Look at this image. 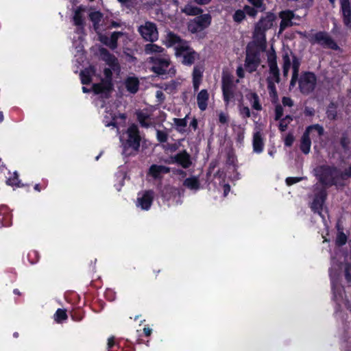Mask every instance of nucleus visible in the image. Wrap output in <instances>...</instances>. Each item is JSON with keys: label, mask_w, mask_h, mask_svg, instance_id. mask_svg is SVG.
Segmentation results:
<instances>
[{"label": "nucleus", "mask_w": 351, "mask_h": 351, "mask_svg": "<svg viewBox=\"0 0 351 351\" xmlns=\"http://www.w3.org/2000/svg\"><path fill=\"white\" fill-rule=\"evenodd\" d=\"M326 114L327 117L330 120H335L337 119V112L336 110V106L334 103L331 102L329 104L328 109L326 110Z\"/></svg>", "instance_id": "40"}, {"label": "nucleus", "mask_w": 351, "mask_h": 351, "mask_svg": "<svg viewBox=\"0 0 351 351\" xmlns=\"http://www.w3.org/2000/svg\"><path fill=\"white\" fill-rule=\"evenodd\" d=\"M147 61L151 64L150 70L158 76H163L169 73L171 60L168 56H152L147 59Z\"/></svg>", "instance_id": "5"}, {"label": "nucleus", "mask_w": 351, "mask_h": 351, "mask_svg": "<svg viewBox=\"0 0 351 351\" xmlns=\"http://www.w3.org/2000/svg\"><path fill=\"white\" fill-rule=\"evenodd\" d=\"M184 186L191 190H197L200 188V183L197 177L187 178L183 182Z\"/></svg>", "instance_id": "31"}, {"label": "nucleus", "mask_w": 351, "mask_h": 351, "mask_svg": "<svg viewBox=\"0 0 351 351\" xmlns=\"http://www.w3.org/2000/svg\"><path fill=\"white\" fill-rule=\"evenodd\" d=\"M245 18V12L243 10H237L233 15L234 22H241Z\"/></svg>", "instance_id": "47"}, {"label": "nucleus", "mask_w": 351, "mask_h": 351, "mask_svg": "<svg viewBox=\"0 0 351 351\" xmlns=\"http://www.w3.org/2000/svg\"><path fill=\"white\" fill-rule=\"evenodd\" d=\"M282 103L284 106L292 107L293 106V101L289 97H283Z\"/></svg>", "instance_id": "59"}, {"label": "nucleus", "mask_w": 351, "mask_h": 351, "mask_svg": "<svg viewBox=\"0 0 351 351\" xmlns=\"http://www.w3.org/2000/svg\"><path fill=\"white\" fill-rule=\"evenodd\" d=\"M92 89L95 95H101L104 99H108L114 89L113 82H108L101 80L99 83L93 84Z\"/></svg>", "instance_id": "13"}, {"label": "nucleus", "mask_w": 351, "mask_h": 351, "mask_svg": "<svg viewBox=\"0 0 351 351\" xmlns=\"http://www.w3.org/2000/svg\"><path fill=\"white\" fill-rule=\"evenodd\" d=\"M246 99L250 102L252 108L256 111L263 110L262 105L260 102L259 96L255 92H250L245 95Z\"/></svg>", "instance_id": "25"}, {"label": "nucleus", "mask_w": 351, "mask_h": 351, "mask_svg": "<svg viewBox=\"0 0 351 351\" xmlns=\"http://www.w3.org/2000/svg\"><path fill=\"white\" fill-rule=\"evenodd\" d=\"M156 97L158 99V101L160 103L163 102L165 101V95L163 93V92L161 91V90H157L156 91Z\"/></svg>", "instance_id": "62"}, {"label": "nucleus", "mask_w": 351, "mask_h": 351, "mask_svg": "<svg viewBox=\"0 0 351 351\" xmlns=\"http://www.w3.org/2000/svg\"><path fill=\"white\" fill-rule=\"evenodd\" d=\"M47 186V181H43L42 184H36L34 186V190L38 192L41 191L42 189H46Z\"/></svg>", "instance_id": "60"}, {"label": "nucleus", "mask_w": 351, "mask_h": 351, "mask_svg": "<svg viewBox=\"0 0 351 351\" xmlns=\"http://www.w3.org/2000/svg\"><path fill=\"white\" fill-rule=\"evenodd\" d=\"M96 69L94 66H89L80 72L81 83L88 85L92 82V77L95 74Z\"/></svg>", "instance_id": "20"}, {"label": "nucleus", "mask_w": 351, "mask_h": 351, "mask_svg": "<svg viewBox=\"0 0 351 351\" xmlns=\"http://www.w3.org/2000/svg\"><path fill=\"white\" fill-rule=\"evenodd\" d=\"M154 199V192L152 190H146L142 193H138L136 206L142 210H148L151 208Z\"/></svg>", "instance_id": "11"}, {"label": "nucleus", "mask_w": 351, "mask_h": 351, "mask_svg": "<svg viewBox=\"0 0 351 351\" xmlns=\"http://www.w3.org/2000/svg\"><path fill=\"white\" fill-rule=\"evenodd\" d=\"M127 139L122 141V155L125 157L134 156L139 152L141 137L136 125H132L127 130Z\"/></svg>", "instance_id": "2"}, {"label": "nucleus", "mask_w": 351, "mask_h": 351, "mask_svg": "<svg viewBox=\"0 0 351 351\" xmlns=\"http://www.w3.org/2000/svg\"><path fill=\"white\" fill-rule=\"evenodd\" d=\"M276 58L275 52L271 53L268 55L267 62L270 75L269 77H271L274 83L278 84L280 82V77Z\"/></svg>", "instance_id": "14"}, {"label": "nucleus", "mask_w": 351, "mask_h": 351, "mask_svg": "<svg viewBox=\"0 0 351 351\" xmlns=\"http://www.w3.org/2000/svg\"><path fill=\"white\" fill-rule=\"evenodd\" d=\"M279 16L281 19L280 22H291L294 18V13L293 11L287 10L280 12Z\"/></svg>", "instance_id": "38"}, {"label": "nucleus", "mask_w": 351, "mask_h": 351, "mask_svg": "<svg viewBox=\"0 0 351 351\" xmlns=\"http://www.w3.org/2000/svg\"><path fill=\"white\" fill-rule=\"evenodd\" d=\"M283 112H284V110H283L282 106L280 104H277L275 106L274 119L276 121H278V120L281 119V118H282V116H283Z\"/></svg>", "instance_id": "50"}, {"label": "nucleus", "mask_w": 351, "mask_h": 351, "mask_svg": "<svg viewBox=\"0 0 351 351\" xmlns=\"http://www.w3.org/2000/svg\"><path fill=\"white\" fill-rule=\"evenodd\" d=\"M229 120V117L227 114L221 112L219 114V121L221 124H227Z\"/></svg>", "instance_id": "58"}, {"label": "nucleus", "mask_w": 351, "mask_h": 351, "mask_svg": "<svg viewBox=\"0 0 351 351\" xmlns=\"http://www.w3.org/2000/svg\"><path fill=\"white\" fill-rule=\"evenodd\" d=\"M184 42L188 41L181 38L176 34L169 32L166 35L165 44L167 47H171L173 46L184 45Z\"/></svg>", "instance_id": "17"}, {"label": "nucleus", "mask_w": 351, "mask_h": 351, "mask_svg": "<svg viewBox=\"0 0 351 351\" xmlns=\"http://www.w3.org/2000/svg\"><path fill=\"white\" fill-rule=\"evenodd\" d=\"M182 12L189 16H198L200 14L202 13L203 10L202 8L192 5L190 4H187L184 6Z\"/></svg>", "instance_id": "32"}, {"label": "nucleus", "mask_w": 351, "mask_h": 351, "mask_svg": "<svg viewBox=\"0 0 351 351\" xmlns=\"http://www.w3.org/2000/svg\"><path fill=\"white\" fill-rule=\"evenodd\" d=\"M350 143V140L347 134V133L344 132L342 134L340 138V145L341 147L344 150H348L349 149V145Z\"/></svg>", "instance_id": "43"}, {"label": "nucleus", "mask_w": 351, "mask_h": 351, "mask_svg": "<svg viewBox=\"0 0 351 351\" xmlns=\"http://www.w3.org/2000/svg\"><path fill=\"white\" fill-rule=\"evenodd\" d=\"M346 242L347 236L346 235V234L342 231L339 232L336 238V244L338 246H343L346 243Z\"/></svg>", "instance_id": "45"}, {"label": "nucleus", "mask_w": 351, "mask_h": 351, "mask_svg": "<svg viewBox=\"0 0 351 351\" xmlns=\"http://www.w3.org/2000/svg\"><path fill=\"white\" fill-rule=\"evenodd\" d=\"M165 51L164 48L153 43L146 44L144 48V51L147 55H163Z\"/></svg>", "instance_id": "26"}, {"label": "nucleus", "mask_w": 351, "mask_h": 351, "mask_svg": "<svg viewBox=\"0 0 351 351\" xmlns=\"http://www.w3.org/2000/svg\"><path fill=\"white\" fill-rule=\"evenodd\" d=\"M112 71L111 68H105L104 69V78L101 79V80L112 82Z\"/></svg>", "instance_id": "48"}, {"label": "nucleus", "mask_w": 351, "mask_h": 351, "mask_svg": "<svg viewBox=\"0 0 351 351\" xmlns=\"http://www.w3.org/2000/svg\"><path fill=\"white\" fill-rule=\"evenodd\" d=\"M315 109L310 107H305L304 113L306 117H313L315 115Z\"/></svg>", "instance_id": "61"}, {"label": "nucleus", "mask_w": 351, "mask_h": 351, "mask_svg": "<svg viewBox=\"0 0 351 351\" xmlns=\"http://www.w3.org/2000/svg\"><path fill=\"white\" fill-rule=\"evenodd\" d=\"M255 8H259L263 5V0H247Z\"/></svg>", "instance_id": "64"}, {"label": "nucleus", "mask_w": 351, "mask_h": 351, "mask_svg": "<svg viewBox=\"0 0 351 351\" xmlns=\"http://www.w3.org/2000/svg\"><path fill=\"white\" fill-rule=\"evenodd\" d=\"M221 90L224 104L228 106L230 101L234 100L235 96L234 82L231 75H223L221 80Z\"/></svg>", "instance_id": "8"}, {"label": "nucleus", "mask_w": 351, "mask_h": 351, "mask_svg": "<svg viewBox=\"0 0 351 351\" xmlns=\"http://www.w3.org/2000/svg\"><path fill=\"white\" fill-rule=\"evenodd\" d=\"M189 115H186L183 119L173 118V123L176 125V130L180 133H183L186 130L184 128L187 126V119Z\"/></svg>", "instance_id": "33"}, {"label": "nucleus", "mask_w": 351, "mask_h": 351, "mask_svg": "<svg viewBox=\"0 0 351 351\" xmlns=\"http://www.w3.org/2000/svg\"><path fill=\"white\" fill-rule=\"evenodd\" d=\"M204 69L202 66L196 65L193 67L192 77H193V86L194 91L196 92L199 90V86L202 81Z\"/></svg>", "instance_id": "18"}, {"label": "nucleus", "mask_w": 351, "mask_h": 351, "mask_svg": "<svg viewBox=\"0 0 351 351\" xmlns=\"http://www.w3.org/2000/svg\"><path fill=\"white\" fill-rule=\"evenodd\" d=\"M11 225L10 215H6L3 213V210L0 209V228L3 226H9Z\"/></svg>", "instance_id": "42"}, {"label": "nucleus", "mask_w": 351, "mask_h": 351, "mask_svg": "<svg viewBox=\"0 0 351 351\" xmlns=\"http://www.w3.org/2000/svg\"><path fill=\"white\" fill-rule=\"evenodd\" d=\"M211 16L210 14H200L198 16L194 19L191 22H210Z\"/></svg>", "instance_id": "49"}, {"label": "nucleus", "mask_w": 351, "mask_h": 351, "mask_svg": "<svg viewBox=\"0 0 351 351\" xmlns=\"http://www.w3.org/2000/svg\"><path fill=\"white\" fill-rule=\"evenodd\" d=\"M53 318L57 323H62L63 321L66 320L68 318L66 311L63 308H58L53 315Z\"/></svg>", "instance_id": "37"}, {"label": "nucleus", "mask_w": 351, "mask_h": 351, "mask_svg": "<svg viewBox=\"0 0 351 351\" xmlns=\"http://www.w3.org/2000/svg\"><path fill=\"white\" fill-rule=\"evenodd\" d=\"M71 317L75 322H80L84 317V313L81 309H76L71 312Z\"/></svg>", "instance_id": "44"}, {"label": "nucleus", "mask_w": 351, "mask_h": 351, "mask_svg": "<svg viewBox=\"0 0 351 351\" xmlns=\"http://www.w3.org/2000/svg\"><path fill=\"white\" fill-rule=\"evenodd\" d=\"M88 17L90 22H101L103 14L92 8H88Z\"/></svg>", "instance_id": "34"}, {"label": "nucleus", "mask_w": 351, "mask_h": 351, "mask_svg": "<svg viewBox=\"0 0 351 351\" xmlns=\"http://www.w3.org/2000/svg\"><path fill=\"white\" fill-rule=\"evenodd\" d=\"M292 56V69L293 74L299 75L300 66L301 64L300 60L291 51Z\"/></svg>", "instance_id": "39"}, {"label": "nucleus", "mask_w": 351, "mask_h": 351, "mask_svg": "<svg viewBox=\"0 0 351 351\" xmlns=\"http://www.w3.org/2000/svg\"><path fill=\"white\" fill-rule=\"evenodd\" d=\"M300 91L304 95L312 93L317 85V77L313 72H302L298 80Z\"/></svg>", "instance_id": "7"}, {"label": "nucleus", "mask_w": 351, "mask_h": 351, "mask_svg": "<svg viewBox=\"0 0 351 351\" xmlns=\"http://www.w3.org/2000/svg\"><path fill=\"white\" fill-rule=\"evenodd\" d=\"M267 89L269 91V97H271L272 103H277L278 101V95L276 90V87L274 82H273V79L271 77H268L267 78Z\"/></svg>", "instance_id": "28"}, {"label": "nucleus", "mask_w": 351, "mask_h": 351, "mask_svg": "<svg viewBox=\"0 0 351 351\" xmlns=\"http://www.w3.org/2000/svg\"><path fill=\"white\" fill-rule=\"evenodd\" d=\"M265 49L263 42H250L247 44L245 66L248 72L253 73L256 71L261 62V53Z\"/></svg>", "instance_id": "3"}, {"label": "nucleus", "mask_w": 351, "mask_h": 351, "mask_svg": "<svg viewBox=\"0 0 351 351\" xmlns=\"http://www.w3.org/2000/svg\"><path fill=\"white\" fill-rule=\"evenodd\" d=\"M105 125L106 127H110V126L117 127V123L116 122V116L112 117V120L111 121H106L105 122Z\"/></svg>", "instance_id": "63"}, {"label": "nucleus", "mask_w": 351, "mask_h": 351, "mask_svg": "<svg viewBox=\"0 0 351 351\" xmlns=\"http://www.w3.org/2000/svg\"><path fill=\"white\" fill-rule=\"evenodd\" d=\"M125 86L128 92L135 94L139 89V80L136 77H128L125 81Z\"/></svg>", "instance_id": "24"}, {"label": "nucleus", "mask_w": 351, "mask_h": 351, "mask_svg": "<svg viewBox=\"0 0 351 351\" xmlns=\"http://www.w3.org/2000/svg\"><path fill=\"white\" fill-rule=\"evenodd\" d=\"M282 60H283V65L282 68H288L290 69L291 66V62L289 57V54L287 52H285L282 55Z\"/></svg>", "instance_id": "54"}, {"label": "nucleus", "mask_w": 351, "mask_h": 351, "mask_svg": "<svg viewBox=\"0 0 351 351\" xmlns=\"http://www.w3.org/2000/svg\"><path fill=\"white\" fill-rule=\"evenodd\" d=\"M264 139L260 131H257L253 134L252 147L253 151L256 154H261L264 149Z\"/></svg>", "instance_id": "19"}, {"label": "nucleus", "mask_w": 351, "mask_h": 351, "mask_svg": "<svg viewBox=\"0 0 351 351\" xmlns=\"http://www.w3.org/2000/svg\"><path fill=\"white\" fill-rule=\"evenodd\" d=\"M114 346H117L118 348L120 347L119 343H117L115 342L114 337L112 336V337H109L108 339V343H107L108 351H110L112 349V348H114Z\"/></svg>", "instance_id": "55"}, {"label": "nucleus", "mask_w": 351, "mask_h": 351, "mask_svg": "<svg viewBox=\"0 0 351 351\" xmlns=\"http://www.w3.org/2000/svg\"><path fill=\"white\" fill-rule=\"evenodd\" d=\"M138 31L143 39L147 41L153 43L158 38L156 23H145V25L139 27Z\"/></svg>", "instance_id": "12"}, {"label": "nucleus", "mask_w": 351, "mask_h": 351, "mask_svg": "<svg viewBox=\"0 0 351 351\" xmlns=\"http://www.w3.org/2000/svg\"><path fill=\"white\" fill-rule=\"evenodd\" d=\"M136 114L137 120L142 127L148 128L150 126V123L146 121L147 119H150L149 114L143 111H137Z\"/></svg>", "instance_id": "36"}, {"label": "nucleus", "mask_w": 351, "mask_h": 351, "mask_svg": "<svg viewBox=\"0 0 351 351\" xmlns=\"http://www.w3.org/2000/svg\"><path fill=\"white\" fill-rule=\"evenodd\" d=\"M316 177L323 186H343L348 178L343 171L335 165H322L316 169Z\"/></svg>", "instance_id": "1"}, {"label": "nucleus", "mask_w": 351, "mask_h": 351, "mask_svg": "<svg viewBox=\"0 0 351 351\" xmlns=\"http://www.w3.org/2000/svg\"><path fill=\"white\" fill-rule=\"evenodd\" d=\"M102 60L111 68L114 72H120L121 66L117 58L110 53L106 49L102 48L101 50Z\"/></svg>", "instance_id": "16"}, {"label": "nucleus", "mask_w": 351, "mask_h": 351, "mask_svg": "<svg viewBox=\"0 0 351 351\" xmlns=\"http://www.w3.org/2000/svg\"><path fill=\"white\" fill-rule=\"evenodd\" d=\"M294 142V136L292 134L289 133L285 140H284V144L286 147H291L292 146L293 143Z\"/></svg>", "instance_id": "56"}, {"label": "nucleus", "mask_w": 351, "mask_h": 351, "mask_svg": "<svg viewBox=\"0 0 351 351\" xmlns=\"http://www.w3.org/2000/svg\"><path fill=\"white\" fill-rule=\"evenodd\" d=\"M169 163H176L184 169H188L192 165V161L190 154L186 150H183L171 156Z\"/></svg>", "instance_id": "15"}, {"label": "nucleus", "mask_w": 351, "mask_h": 351, "mask_svg": "<svg viewBox=\"0 0 351 351\" xmlns=\"http://www.w3.org/2000/svg\"><path fill=\"white\" fill-rule=\"evenodd\" d=\"M240 115L243 119L249 118L251 117V112L247 106H241L239 108Z\"/></svg>", "instance_id": "53"}, {"label": "nucleus", "mask_w": 351, "mask_h": 351, "mask_svg": "<svg viewBox=\"0 0 351 351\" xmlns=\"http://www.w3.org/2000/svg\"><path fill=\"white\" fill-rule=\"evenodd\" d=\"M260 24L261 23H256L254 32V39L252 42H263L264 43V47H266V38L265 32L261 28V27H259Z\"/></svg>", "instance_id": "30"}, {"label": "nucleus", "mask_w": 351, "mask_h": 351, "mask_svg": "<svg viewBox=\"0 0 351 351\" xmlns=\"http://www.w3.org/2000/svg\"><path fill=\"white\" fill-rule=\"evenodd\" d=\"M314 42L322 46L324 48L332 50L339 49L337 43L326 32H318L313 36Z\"/></svg>", "instance_id": "9"}, {"label": "nucleus", "mask_w": 351, "mask_h": 351, "mask_svg": "<svg viewBox=\"0 0 351 351\" xmlns=\"http://www.w3.org/2000/svg\"><path fill=\"white\" fill-rule=\"evenodd\" d=\"M279 121H280L279 125H278L279 130L282 132H285L288 128V125L289 124V122L284 120V118H281V119H280Z\"/></svg>", "instance_id": "57"}, {"label": "nucleus", "mask_w": 351, "mask_h": 351, "mask_svg": "<svg viewBox=\"0 0 351 351\" xmlns=\"http://www.w3.org/2000/svg\"><path fill=\"white\" fill-rule=\"evenodd\" d=\"M210 23H188V29L192 34L203 32Z\"/></svg>", "instance_id": "35"}, {"label": "nucleus", "mask_w": 351, "mask_h": 351, "mask_svg": "<svg viewBox=\"0 0 351 351\" xmlns=\"http://www.w3.org/2000/svg\"><path fill=\"white\" fill-rule=\"evenodd\" d=\"M243 10L245 12V15L247 14L250 16L254 17L257 14V10L255 7H252L250 5H245L243 8Z\"/></svg>", "instance_id": "51"}, {"label": "nucleus", "mask_w": 351, "mask_h": 351, "mask_svg": "<svg viewBox=\"0 0 351 351\" xmlns=\"http://www.w3.org/2000/svg\"><path fill=\"white\" fill-rule=\"evenodd\" d=\"M156 138L160 143H166L168 140V134L165 131L157 130Z\"/></svg>", "instance_id": "46"}, {"label": "nucleus", "mask_w": 351, "mask_h": 351, "mask_svg": "<svg viewBox=\"0 0 351 351\" xmlns=\"http://www.w3.org/2000/svg\"><path fill=\"white\" fill-rule=\"evenodd\" d=\"M326 188L327 187L324 186V188L315 193L314 199L311 205L312 211L314 213L319 214L320 216H322L323 206L328 195Z\"/></svg>", "instance_id": "10"}, {"label": "nucleus", "mask_w": 351, "mask_h": 351, "mask_svg": "<svg viewBox=\"0 0 351 351\" xmlns=\"http://www.w3.org/2000/svg\"><path fill=\"white\" fill-rule=\"evenodd\" d=\"M313 130H315L319 136H322L324 134V128L318 123L313 124L306 128L300 142V149L305 155L308 154L311 152V140L310 135Z\"/></svg>", "instance_id": "6"}, {"label": "nucleus", "mask_w": 351, "mask_h": 351, "mask_svg": "<svg viewBox=\"0 0 351 351\" xmlns=\"http://www.w3.org/2000/svg\"><path fill=\"white\" fill-rule=\"evenodd\" d=\"M304 179V177H288L285 180L287 186H291L296 184Z\"/></svg>", "instance_id": "52"}, {"label": "nucleus", "mask_w": 351, "mask_h": 351, "mask_svg": "<svg viewBox=\"0 0 351 351\" xmlns=\"http://www.w3.org/2000/svg\"><path fill=\"white\" fill-rule=\"evenodd\" d=\"M209 94L206 89L201 90L197 95V106L201 111H204L208 107Z\"/></svg>", "instance_id": "21"}, {"label": "nucleus", "mask_w": 351, "mask_h": 351, "mask_svg": "<svg viewBox=\"0 0 351 351\" xmlns=\"http://www.w3.org/2000/svg\"><path fill=\"white\" fill-rule=\"evenodd\" d=\"M122 35V32H114L110 37L105 36L102 38L101 41L105 45L114 50L117 47L118 39Z\"/></svg>", "instance_id": "22"}, {"label": "nucleus", "mask_w": 351, "mask_h": 351, "mask_svg": "<svg viewBox=\"0 0 351 351\" xmlns=\"http://www.w3.org/2000/svg\"><path fill=\"white\" fill-rule=\"evenodd\" d=\"M170 172V168L164 165H152L149 169V174L154 179H158L161 174H167Z\"/></svg>", "instance_id": "23"}, {"label": "nucleus", "mask_w": 351, "mask_h": 351, "mask_svg": "<svg viewBox=\"0 0 351 351\" xmlns=\"http://www.w3.org/2000/svg\"><path fill=\"white\" fill-rule=\"evenodd\" d=\"M6 184L7 185L16 186L17 188L29 186V184H25L21 182V180L19 178V173L17 171H14L13 173L12 176L10 177L6 180Z\"/></svg>", "instance_id": "29"}, {"label": "nucleus", "mask_w": 351, "mask_h": 351, "mask_svg": "<svg viewBox=\"0 0 351 351\" xmlns=\"http://www.w3.org/2000/svg\"><path fill=\"white\" fill-rule=\"evenodd\" d=\"M40 258L38 252L35 250H30L27 254V259L31 264L36 263Z\"/></svg>", "instance_id": "41"}, {"label": "nucleus", "mask_w": 351, "mask_h": 351, "mask_svg": "<svg viewBox=\"0 0 351 351\" xmlns=\"http://www.w3.org/2000/svg\"><path fill=\"white\" fill-rule=\"evenodd\" d=\"M174 49L175 56L182 58L181 62L185 66H191L199 58V53L189 45V42H184V45L176 46Z\"/></svg>", "instance_id": "4"}, {"label": "nucleus", "mask_w": 351, "mask_h": 351, "mask_svg": "<svg viewBox=\"0 0 351 351\" xmlns=\"http://www.w3.org/2000/svg\"><path fill=\"white\" fill-rule=\"evenodd\" d=\"M87 6L80 5L75 10L73 15V22H84L86 16H88Z\"/></svg>", "instance_id": "27"}]
</instances>
